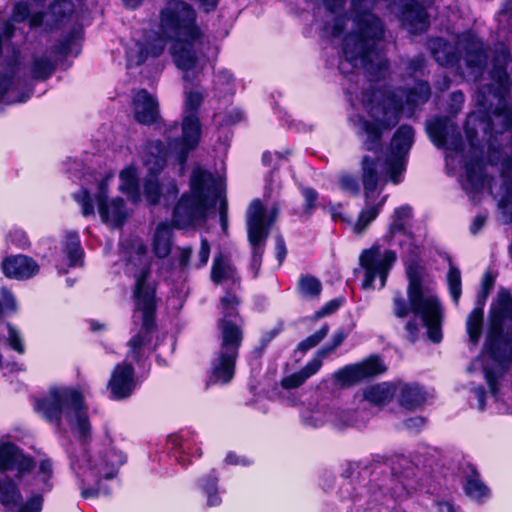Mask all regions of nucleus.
Returning a JSON list of instances; mask_svg holds the SVG:
<instances>
[{
  "label": "nucleus",
  "mask_w": 512,
  "mask_h": 512,
  "mask_svg": "<svg viewBox=\"0 0 512 512\" xmlns=\"http://www.w3.org/2000/svg\"><path fill=\"white\" fill-rule=\"evenodd\" d=\"M501 164L500 176L507 185L512 186V155L503 158Z\"/></svg>",
  "instance_id": "774afa93"
},
{
  "label": "nucleus",
  "mask_w": 512,
  "mask_h": 512,
  "mask_svg": "<svg viewBox=\"0 0 512 512\" xmlns=\"http://www.w3.org/2000/svg\"><path fill=\"white\" fill-rule=\"evenodd\" d=\"M3 275L9 279L28 280L39 273L40 267L36 260L24 254L9 255L1 262Z\"/></svg>",
  "instance_id": "f3484780"
},
{
  "label": "nucleus",
  "mask_w": 512,
  "mask_h": 512,
  "mask_svg": "<svg viewBox=\"0 0 512 512\" xmlns=\"http://www.w3.org/2000/svg\"><path fill=\"white\" fill-rule=\"evenodd\" d=\"M213 90L219 97L231 95L234 93V79L228 70L220 69L214 73Z\"/></svg>",
  "instance_id": "4c0bfd02"
},
{
  "label": "nucleus",
  "mask_w": 512,
  "mask_h": 512,
  "mask_svg": "<svg viewBox=\"0 0 512 512\" xmlns=\"http://www.w3.org/2000/svg\"><path fill=\"white\" fill-rule=\"evenodd\" d=\"M89 476L93 477L94 483L93 485H87L86 479L83 478L80 481V490H81V497L84 499H93L97 498L100 495L108 496L111 494V489L108 485L103 484V480H107L103 475H100L95 472H90L89 469L85 472Z\"/></svg>",
  "instance_id": "72a5a7b5"
},
{
  "label": "nucleus",
  "mask_w": 512,
  "mask_h": 512,
  "mask_svg": "<svg viewBox=\"0 0 512 512\" xmlns=\"http://www.w3.org/2000/svg\"><path fill=\"white\" fill-rule=\"evenodd\" d=\"M235 272L236 268L222 252L214 256L210 273L211 280L214 284H222L225 280L231 278Z\"/></svg>",
  "instance_id": "f704fd0d"
},
{
  "label": "nucleus",
  "mask_w": 512,
  "mask_h": 512,
  "mask_svg": "<svg viewBox=\"0 0 512 512\" xmlns=\"http://www.w3.org/2000/svg\"><path fill=\"white\" fill-rule=\"evenodd\" d=\"M52 464L49 459H44L40 461L38 475L34 478L35 481L40 482V485L37 487V491L39 492H50L52 490L53 484L51 482L52 478Z\"/></svg>",
  "instance_id": "a18cd8bd"
},
{
  "label": "nucleus",
  "mask_w": 512,
  "mask_h": 512,
  "mask_svg": "<svg viewBox=\"0 0 512 512\" xmlns=\"http://www.w3.org/2000/svg\"><path fill=\"white\" fill-rule=\"evenodd\" d=\"M306 380L305 376L299 370L283 377L281 380V386L286 390L295 389L303 385Z\"/></svg>",
  "instance_id": "052dcab7"
},
{
  "label": "nucleus",
  "mask_w": 512,
  "mask_h": 512,
  "mask_svg": "<svg viewBox=\"0 0 512 512\" xmlns=\"http://www.w3.org/2000/svg\"><path fill=\"white\" fill-rule=\"evenodd\" d=\"M463 489L468 497L478 503L485 502L490 496L489 488L480 480V474L473 465L470 466V474L465 478Z\"/></svg>",
  "instance_id": "bb28decb"
},
{
  "label": "nucleus",
  "mask_w": 512,
  "mask_h": 512,
  "mask_svg": "<svg viewBox=\"0 0 512 512\" xmlns=\"http://www.w3.org/2000/svg\"><path fill=\"white\" fill-rule=\"evenodd\" d=\"M486 62V55L484 54L480 45L473 43V48L467 52L466 63L469 67L481 68Z\"/></svg>",
  "instance_id": "4d7b16f0"
},
{
  "label": "nucleus",
  "mask_w": 512,
  "mask_h": 512,
  "mask_svg": "<svg viewBox=\"0 0 512 512\" xmlns=\"http://www.w3.org/2000/svg\"><path fill=\"white\" fill-rule=\"evenodd\" d=\"M412 217V207L404 204L396 207L393 211L392 222L389 224L387 235L393 238L396 234H402L408 238H413V232L406 226L405 220Z\"/></svg>",
  "instance_id": "cd10ccee"
},
{
  "label": "nucleus",
  "mask_w": 512,
  "mask_h": 512,
  "mask_svg": "<svg viewBox=\"0 0 512 512\" xmlns=\"http://www.w3.org/2000/svg\"><path fill=\"white\" fill-rule=\"evenodd\" d=\"M5 325H6L7 331H8L7 342H8L9 347L19 354H24L25 353V345L22 341V338H21L18 330L10 322H5Z\"/></svg>",
  "instance_id": "864d4df0"
},
{
  "label": "nucleus",
  "mask_w": 512,
  "mask_h": 512,
  "mask_svg": "<svg viewBox=\"0 0 512 512\" xmlns=\"http://www.w3.org/2000/svg\"><path fill=\"white\" fill-rule=\"evenodd\" d=\"M30 17V26L37 27L43 22V14L41 12H34L31 14V8L27 3H17L13 9L12 20L16 22L24 21Z\"/></svg>",
  "instance_id": "a19ab883"
},
{
  "label": "nucleus",
  "mask_w": 512,
  "mask_h": 512,
  "mask_svg": "<svg viewBox=\"0 0 512 512\" xmlns=\"http://www.w3.org/2000/svg\"><path fill=\"white\" fill-rule=\"evenodd\" d=\"M424 271L425 268L417 260H412L406 266L408 301L401 295L394 297L393 313L398 318H405L410 312L420 316L428 339L438 344L443 339V311L437 296L424 294Z\"/></svg>",
  "instance_id": "0eeeda50"
},
{
  "label": "nucleus",
  "mask_w": 512,
  "mask_h": 512,
  "mask_svg": "<svg viewBox=\"0 0 512 512\" xmlns=\"http://www.w3.org/2000/svg\"><path fill=\"white\" fill-rule=\"evenodd\" d=\"M50 11L53 15L62 18L73 11V4L69 0H60L50 7Z\"/></svg>",
  "instance_id": "e2e57ef3"
},
{
  "label": "nucleus",
  "mask_w": 512,
  "mask_h": 512,
  "mask_svg": "<svg viewBox=\"0 0 512 512\" xmlns=\"http://www.w3.org/2000/svg\"><path fill=\"white\" fill-rule=\"evenodd\" d=\"M275 211L267 214L263 202L256 198L251 201L247 211V240L251 247L250 269L253 278L259 276L266 243L275 219Z\"/></svg>",
  "instance_id": "9d476101"
},
{
  "label": "nucleus",
  "mask_w": 512,
  "mask_h": 512,
  "mask_svg": "<svg viewBox=\"0 0 512 512\" xmlns=\"http://www.w3.org/2000/svg\"><path fill=\"white\" fill-rule=\"evenodd\" d=\"M462 131L472 154L483 156L484 146L479 139V130H426L429 139L437 148L455 153H463L465 150Z\"/></svg>",
  "instance_id": "f8f14e48"
},
{
  "label": "nucleus",
  "mask_w": 512,
  "mask_h": 512,
  "mask_svg": "<svg viewBox=\"0 0 512 512\" xmlns=\"http://www.w3.org/2000/svg\"><path fill=\"white\" fill-rule=\"evenodd\" d=\"M9 242L18 249L25 250L30 247V240L23 229H15L8 234Z\"/></svg>",
  "instance_id": "13d9d810"
},
{
  "label": "nucleus",
  "mask_w": 512,
  "mask_h": 512,
  "mask_svg": "<svg viewBox=\"0 0 512 512\" xmlns=\"http://www.w3.org/2000/svg\"><path fill=\"white\" fill-rule=\"evenodd\" d=\"M213 174L201 167L192 169L189 192H184L173 209V220L177 227L184 228L198 220H204L219 197Z\"/></svg>",
  "instance_id": "6e6552de"
},
{
  "label": "nucleus",
  "mask_w": 512,
  "mask_h": 512,
  "mask_svg": "<svg viewBox=\"0 0 512 512\" xmlns=\"http://www.w3.org/2000/svg\"><path fill=\"white\" fill-rule=\"evenodd\" d=\"M360 266L364 269V278L362 281L363 289H373L375 281V269L382 265L380 258V247L373 245L364 249L359 256Z\"/></svg>",
  "instance_id": "5701e85b"
},
{
  "label": "nucleus",
  "mask_w": 512,
  "mask_h": 512,
  "mask_svg": "<svg viewBox=\"0 0 512 512\" xmlns=\"http://www.w3.org/2000/svg\"><path fill=\"white\" fill-rule=\"evenodd\" d=\"M322 366V360L315 357L308 361L301 369V373L305 376L306 379L310 378L314 374H316Z\"/></svg>",
  "instance_id": "338daca9"
},
{
  "label": "nucleus",
  "mask_w": 512,
  "mask_h": 512,
  "mask_svg": "<svg viewBox=\"0 0 512 512\" xmlns=\"http://www.w3.org/2000/svg\"><path fill=\"white\" fill-rule=\"evenodd\" d=\"M497 18L500 24L507 26L512 24V0H505L503 2Z\"/></svg>",
  "instance_id": "0e129e2a"
},
{
  "label": "nucleus",
  "mask_w": 512,
  "mask_h": 512,
  "mask_svg": "<svg viewBox=\"0 0 512 512\" xmlns=\"http://www.w3.org/2000/svg\"><path fill=\"white\" fill-rule=\"evenodd\" d=\"M465 329L470 346L476 348L483 335L484 313H481L478 309H472L467 316Z\"/></svg>",
  "instance_id": "2f4dec72"
},
{
  "label": "nucleus",
  "mask_w": 512,
  "mask_h": 512,
  "mask_svg": "<svg viewBox=\"0 0 512 512\" xmlns=\"http://www.w3.org/2000/svg\"><path fill=\"white\" fill-rule=\"evenodd\" d=\"M346 299L343 296L333 298L326 302L321 308L314 312V319L318 320L323 317L332 315L345 303Z\"/></svg>",
  "instance_id": "603ef678"
},
{
  "label": "nucleus",
  "mask_w": 512,
  "mask_h": 512,
  "mask_svg": "<svg viewBox=\"0 0 512 512\" xmlns=\"http://www.w3.org/2000/svg\"><path fill=\"white\" fill-rule=\"evenodd\" d=\"M396 395V386L391 382H382L368 386L363 391L364 400L377 406H385Z\"/></svg>",
  "instance_id": "a878e982"
},
{
  "label": "nucleus",
  "mask_w": 512,
  "mask_h": 512,
  "mask_svg": "<svg viewBox=\"0 0 512 512\" xmlns=\"http://www.w3.org/2000/svg\"><path fill=\"white\" fill-rule=\"evenodd\" d=\"M328 332L329 325L325 323L315 333L309 335L304 340L299 342L296 349L294 350V356H296L297 353L303 355L310 349L316 347L327 336Z\"/></svg>",
  "instance_id": "37998d69"
},
{
  "label": "nucleus",
  "mask_w": 512,
  "mask_h": 512,
  "mask_svg": "<svg viewBox=\"0 0 512 512\" xmlns=\"http://www.w3.org/2000/svg\"><path fill=\"white\" fill-rule=\"evenodd\" d=\"M138 381H141V379H137L135 376V368L131 362L124 360L117 363L107 383L109 398L113 401H123L130 398Z\"/></svg>",
  "instance_id": "2eb2a0df"
},
{
  "label": "nucleus",
  "mask_w": 512,
  "mask_h": 512,
  "mask_svg": "<svg viewBox=\"0 0 512 512\" xmlns=\"http://www.w3.org/2000/svg\"><path fill=\"white\" fill-rule=\"evenodd\" d=\"M297 289L303 297L318 298L322 292V284L317 277L303 274L298 279Z\"/></svg>",
  "instance_id": "ea45409f"
},
{
  "label": "nucleus",
  "mask_w": 512,
  "mask_h": 512,
  "mask_svg": "<svg viewBox=\"0 0 512 512\" xmlns=\"http://www.w3.org/2000/svg\"><path fill=\"white\" fill-rule=\"evenodd\" d=\"M173 230L171 225L166 222H160L154 232L152 238V251L156 258H167L173 247Z\"/></svg>",
  "instance_id": "393cba45"
},
{
  "label": "nucleus",
  "mask_w": 512,
  "mask_h": 512,
  "mask_svg": "<svg viewBox=\"0 0 512 512\" xmlns=\"http://www.w3.org/2000/svg\"><path fill=\"white\" fill-rule=\"evenodd\" d=\"M339 186L342 191L349 193L351 196H359L361 188L358 179L352 174H344L339 179Z\"/></svg>",
  "instance_id": "5fc2aeb1"
},
{
  "label": "nucleus",
  "mask_w": 512,
  "mask_h": 512,
  "mask_svg": "<svg viewBox=\"0 0 512 512\" xmlns=\"http://www.w3.org/2000/svg\"><path fill=\"white\" fill-rule=\"evenodd\" d=\"M65 251L70 266L76 267L82 264L84 250L81 246L80 236L78 232L70 231L66 234Z\"/></svg>",
  "instance_id": "c9c22d12"
},
{
  "label": "nucleus",
  "mask_w": 512,
  "mask_h": 512,
  "mask_svg": "<svg viewBox=\"0 0 512 512\" xmlns=\"http://www.w3.org/2000/svg\"><path fill=\"white\" fill-rule=\"evenodd\" d=\"M210 251H211V247H210L209 241L206 238L202 237L201 241H200V250L198 253V260L195 264V267L197 269H200V268H203L204 266H206V264L208 263L209 257H210Z\"/></svg>",
  "instance_id": "680f3d73"
},
{
  "label": "nucleus",
  "mask_w": 512,
  "mask_h": 512,
  "mask_svg": "<svg viewBox=\"0 0 512 512\" xmlns=\"http://www.w3.org/2000/svg\"><path fill=\"white\" fill-rule=\"evenodd\" d=\"M238 356L218 352L212 360L206 386L227 385L232 382L236 373Z\"/></svg>",
  "instance_id": "6ab92c4d"
},
{
  "label": "nucleus",
  "mask_w": 512,
  "mask_h": 512,
  "mask_svg": "<svg viewBox=\"0 0 512 512\" xmlns=\"http://www.w3.org/2000/svg\"><path fill=\"white\" fill-rule=\"evenodd\" d=\"M238 316V309L225 312L224 316L217 320V328L220 331L219 352L239 357L244 333L242 328L233 321Z\"/></svg>",
  "instance_id": "dca6fc26"
},
{
  "label": "nucleus",
  "mask_w": 512,
  "mask_h": 512,
  "mask_svg": "<svg viewBox=\"0 0 512 512\" xmlns=\"http://www.w3.org/2000/svg\"><path fill=\"white\" fill-rule=\"evenodd\" d=\"M244 124H246V116L242 110L238 108H231L226 111L223 118V125L235 126Z\"/></svg>",
  "instance_id": "bf43d9fd"
},
{
  "label": "nucleus",
  "mask_w": 512,
  "mask_h": 512,
  "mask_svg": "<svg viewBox=\"0 0 512 512\" xmlns=\"http://www.w3.org/2000/svg\"><path fill=\"white\" fill-rule=\"evenodd\" d=\"M446 260L449 263V270L447 273L449 293L454 304L458 305L462 293L461 272L456 266H453L452 257L450 255L446 256Z\"/></svg>",
  "instance_id": "58836bf2"
},
{
  "label": "nucleus",
  "mask_w": 512,
  "mask_h": 512,
  "mask_svg": "<svg viewBox=\"0 0 512 512\" xmlns=\"http://www.w3.org/2000/svg\"><path fill=\"white\" fill-rule=\"evenodd\" d=\"M219 478L215 468L211 469L206 475L201 476L197 485L202 493L207 496V505L209 507L219 506L222 502L219 496Z\"/></svg>",
  "instance_id": "c85d7f7f"
},
{
  "label": "nucleus",
  "mask_w": 512,
  "mask_h": 512,
  "mask_svg": "<svg viewBox=\"0 0 512 512\" xmlns=\"http://www.w3.org/2000/svg\"><path fill=\"white\" fill-rule=\"evenodd\" d=\"M98 457L99 460L95 461L91 457L87 459L89 471L103 475L106 479L116 477L119 467L127 461L126 454L113 446V439L108 431L105 432L98 450Z\"/></svg>",
  "instance_id": "4468645a"
},
{
  "label": "nucleus",
  "mask_w": 512,
  "mask_h": 512,
  "mask_svg": "<svg viewBox=\"0 0 512 512\" xmlns=\"http://www.w3.org/2000/svg\"><path fill=\"white\" fill-rule=\"evenodd\" d=\"M133 111L138 124L145 126L161 125L157 101L146 91H138L133 98Z\"/></svg>",
  "instance_id": "a211bd4d"
},
{
  "label": "nucleus",
  "mask_w": 512,
  "mask_h": 512,
  "mask_svg": "<svg viewBox=\"0 0 512 512\" xmlns=\"http://www.w3.org/2000/svg\"><path fill=\"white\" fill-rule=\"evenodd\" d=\"M385 131L357 130L356 133L360 149L373 154L363 155L360 161V179L366 198L377 190L381 165L393 185L403 182L407 170L415 130H395L388 145L384 139Z\"/></svg>",
  "instance_id": "f03ea898"
},
{
  "label": "nucleus",
  "mask_w": 512,
  "mask_h": 512,
  "mask_svg": "<svg viewBox=\"0 0 512 512\" xmlns=\"http://www.w3.org/2000/svg\"><path fill=\"white\" fill-rule=\"evenodd\" d=\"M72 197L80 206L83 217L88 218L95 215L94 200L88 188L81 187L78 192L73 193Z\"/></svg>",
  "instance_id": "c03bdc74"
},
{
  "label": "nucleus",
  "mask_w": 512,
  "mask_h": 512,
  "mask_svg": "<svg viewBox=\"0 0 512 512\" xmlns=\"http://www.w3.org/2000/svg\"><path fill=\"white\" fill-rule=\"evenodd\" d=\"M478 360L493 364H483L482 372L491 395L496 398L500 380L512 366V294L508 288H500L490 305L484 342L475 358Z\"/></svg>",
  "instance_id": "7ed1b4c3"
},
{
  "label": "nucleus",
  "mask_w": 512,
  "mask_h": 512,
  "mask_svg": "<svg viewBox=\"0 0 512 512\" xmlns=\"http://www.w3.org/2000/svg\"><path fill=\"white\" fill-rule=\"evenodd\" d=\"M35 460L25 454L15 443L6 441L0 444V471L16 470V478L21 479L35 468ZM22 502V495L16 482L6 476L0 478V504L6 511H13Z\"/></svg>",
  "instance_id": "1a4fd4ad"
},
{
  "label": "nucleus",
  "mask_w": 512,
  "mask_h": 512,
  "mask_svg": "<svg viewBox=\"0 0 512 512\" xmlns=\"http://www.w3.org/2000/svg\"><path fill=\"white\" fill-rule=\"evenodd\" d=\"M169 152H171L169 145L167 146L162 140L147 141L144 156L147 171L162 173L167 165Z\"/></svg>",
  "instance_id": "4be33fe9"
},
{
  "label": "nucleus",
  "mask_w": 512,
  "mask_h": 512,
  "mask_svg": "<svg viewBox=\"0 0 512 512\" xmlns=\"http://www.w3.org/2000/svg\"><path fill=\"white\" fill-rule=\"evenodd\" d=\"M201 135L202 130H182L181 137L169 142V149L176 155V160L180 165H184L190 152L198 147Z\"/></svg>",
  "instance_id": "412c9836"
},
{
  "label": "nucleus",
  "mask_w": 512,
  "mask_h": 512,
  "mask_svg": "<svg viewBox=\"0 0 512 512\" xmlns=\"http://www.w3.org/2000/svg\"><path fill=\"white\" fill-rule=\"evenodd\" d=\"M344 84L349 101L353 106L361 104L369 115L382 128L394 127L401 115L410 116L415 107L428 101L431 91L427 82H418L406 91L398 88L394 91L368 90L362 92L361 98L353 85V78L347 77Z\"/></svg>",
  "instance_id": "20e7f679"
},
{
  "label": "nucleus",
  "mask_w": 512,
  "mask_h": 512,
  "mask_svg": "<svg viewBox=\"0 0 512 512\" xmlns=\"http://www.w3.org/2000/svg\"><path fill=\"white\" fill-rule=\"evenodd\" d=\"M35 408L46 422L56 428L62 427L65 416L72 433L84 449H87L92 440V426L81 390L74 387L53 386L46 396L36 401Z\"/></svg>",
  "instance_id": "423d86ee"
},
{
  "label": "nucleus",
  "mask_w": 512,
  "mask_h": 512,
  "mask_svg": "<svg viewBox=\"0 0 512 512\" xmlns=\"http://www.w3.org/2000/svg\"><path fill=\"white\" fill-rule=\"evenodd\" d=\"M300 192L304 199V203L302 206L303 214L310 217L313 215V213L317 207L319 193L313 187H304V186H302L300 188Z\"/></svg>",
  "instance_id": "8fccbe9b"
},
{
  "label": "nucleus",
  "mask_w": 512,
  "mask_h": 512,
  "mask_svg": "<svg viewBox=\"0 0 512 512\" xmlns=\"http://www.w3.org/2000/svg\"><path fill=\"white\" fill-rule=\"evenodd\" d=\"M387 366L378 354H372L362 361L347 364L337 369L333 377L342 388H350L362 382L370 381L384 374Z\"/></svg>",
  "instance_id": "9b49d317"
},
{
  "label": "nucleus",
  "mask_w": 512,
  "mask_h": 512,
  "mask_svg": "<svg viewBox=\"0 0 512 512\" xmlns=\"http://www.w3.org/2000/svg\"><path fill=\"white\" fill-rule=\"evenodd\" d=\"M397 260L394 250H385L382 257V265L375 269V277L379 276L381 288L385 286L390 270Z\"/></svg>",
  "instance_id": "49530a36"
},
{
  "label": "nucleus",
  "mask_w": 512,
  "mask_h": 512,
  "mask_svg": "<svg viewBox=\"0 0 512 512\" xmlns=\"http://www.w3.org/2000/svg\"><path fill=\"white\" fill-rule=\"evenodd\" d=\"M484 134L488 137L487 139V150L485 165L488 164L491 167H497L503 160V147L498 142L497 136L501 135L508 130H483Z\"/></svg>",
  "instance_id": "473e14b6"
},
{
  "label": "nucleus",
  "mask_w": 512,
  "mask_h": 512,
  "mask_svg": "<svg viewBox=\"0 0 512 512\" xmlns=\"http://www.w3.org/2000/svg\"><path fill=\"white\" fill-rule=\"evenodd\" d=\"M123 190L130 195L132 200L140 198V182L137 169L134 165L125 167L119 175Z\"/></svg>",
  "instance_id": "e433bc0d"
},
{
  "label": "nucleus",
  "mask_w": 512,
  "mask_h": 512,
  "mask_svg": "<svg viewBox=\"0 0 512 512\" xmlns=\"http://www.w3.org/2000/svg\"><path fill=\"white\" fill-rule=\"evenodd\" d=\"M151 267L144 265L135 274V282L132 289V299L135 311L141 313L140 329L127 342L129 351L126 354V361L131 358L140 369L137 379L144 381L151 371L149 355L145 352L144 346L151 343L152 334L158 330L157 324V284L149 281Z\"/></svg>",
  "instance_id": "39448f33"
},
{
  "label": "nucleus",
  "mask_w": 512,
  "mask_h": 512,
  "mask_svg": "<svg viewBox=\"0 0 512 512\" xmlns=\"http://www.w3.org/2000/svg\"><path fill=\"white\" fill-rule=\"evenodd\" d=\"M161 173L147 171L143 180V195L149 206H158L163 195V184L159 180Z\"/></svg>",
  "instance_id": "7c9ffc66"
},
{
  "label": "nucleus",
  "mask_w": 512,
  "mask_h": 512,
  "mask_svg": "<svg viewBox=\"0 0 512 512\" xmlns=\"http://www.w3.org/2000/svg\"><path fill=\"white\" fill-rule=\"evenodd\" d=\"M378 214L379 209L376 205L362 210L359 213L357 221L354 225V231L358 234L362 233L367 228V226L377 218Z\"/></svg>",
  "instance_id": "3c124183"
},
{
  "label": "nucleus",
  "mask_w": 512,
  "mask_h": 512,
  "mask_svg": "<svg viewBox=\"0 0 512 512\" xmlns=\"http://www.w3.org/2000/svg\"><path fill=\"white\" fill-rule=\"evenodd\" d=\"M95 199L101 221L105 224L112 222L113 227L122 228L128 218L126 202L120 196L113 198L109 202V183L107 177L99 181Z\"/></svg>",
  "instance_id": "ddd939ff"
},
{
  "label": "nucleus",
  "mask_w": 512,
  "mask_h": 512,
  "mask_svg": "<svg viewBox=\"0 0 512 512\" xmlns=\"http://www.w3.org/2000/svg\"><path fill=\"white\" fill-rule=\"evenodd\" d=\"M0 299V325L4 323L5 318L15 315L18 311V304L14 294L6 287L1 288Z\"/></svg>",
  "instance_id": "79ce46f5"
},
{
  "label": "nucleus",
  "mask_w": 512,
  "mask_h": 512,
  "mask_svg": "<svg viewBox=\"0 0 512 512\" xmlns=\"http://www.w3.org/2000/svg\"><path fill=\"white\" fill-rule=\"evenodd\" d=\"M45 492H39L32 494L31 497L23 504H19L18 512H41L43 507V494Z\"/></svg>",
  "instance_id": "6e6d98bb"
},
{
  "label": "nucleus",
  "mask_w": 512,
  "mask_h": 512,
  "mask_svg": "<svg viewBox=\"0 0 512 512\" xmlns=\"http://www.w3.org/2000/svg\"><path fill=\"white\" fill-rule=\"evenodd\" d=\"M195 9L188 3L170 0L159 13V29L162 36L148 40L146 44L139 41L127 50L128 62L140 65L149 56L158 57L165 49L166 39L172 41L170 53L184 79L188 74L201 73L210 56L216 57L217 49L208 36L197 24Z\"/></svg>",
  "instance_id": "f257e3e1"
},
{
  "label": "nucleus",
  "mask_w": 512,
  "mask_h": 512,
  "mask_svg": "<svg viewBox=\"0 0 512 512\" xmlns=\"http://www.w3.org/2000/svg\"><path fill=\"white\" fill-rule=\"evenodd\" d=\"M466 180L469 190L474 193L481 192L485 187L486 165L482 155H472L465 163Z\"/></svg>",
  "instance_id": "b1692460"
},
{
  "label": "nucleus",
  "mask_w": 512,
  "mask_h": 512,
  "mask_svg": "<svg viewBox=\"0 0 512 512\" xmlns=\"http://www.w3.org/2000/svg\"><path fill=\"white\" fill-rule=\"evenodd\" d=\"M287 255V247L282 235L275 237V257L278 261V266H281Z\"/></svg>",
  "instance_id": "69168bd1"
},
{
  "label": "nucleus",
  "mask_w": 512,
  "mask_h": 512,
  "mask_svg": "<svg viewBox=\"0 0 512 512\" xmlns=\"http://www.w3.org/2000/svg\"><path fill=\"white\" fill-rule=\"evenodd\" d=\"M429 48L435 60L442 66H452L458 61L455 48L442 38L432 39Z\"/></svg>",
  "instance_id": "c756f323"
},
{
  "label": "nucleus",
  "mask_w": 512,
  "mask_h": 512,
  "mask_svg": "<svg viewBox=\"0 0 512 512\" xmlns=\"http://www.w3.org/2000/svg\"><path fill=\"white\" fill-rule=\"evenodd\" d=\"M54 64L47 57H36L33 61L31 74L36 79H47L54 72Z\"/></svg>",
  "instance_id": "09e8293b"
},
{
  "label": "nucleus",
  "mask_w": 512,
  "mask_h": 512,
  "mask_svg": "<svg viewBox=\"0 0 512 512\" xmlns=\"http://www.w3.org/2000/svg\"><path fill=\"white\" fill-rule=\"evenodd\" d=\"M12 80L7 76H0V102L7 104L23 103L29 95H22L21 97H14V91L11 89Z\"/></svg>",
  "instance_id": "de8ad7c7"
},
{
  "label": "nucleus",
  "mask_w": 512,
  "mask_h": 512,
  "mask_svg": "<svg viewBox=\"0 0 512 512\" xmlns=\"http://www.w3.org/2000/svg\"><path fill=\"white\" fill-rule=\"evenodd\" d=\"M428 399L424 386L417 382L403 383L397 394V402L406 411H415L422 408Z\"/></svg>",
  "instance_id": "aec40b11"
}]
</instances>
